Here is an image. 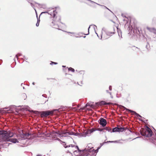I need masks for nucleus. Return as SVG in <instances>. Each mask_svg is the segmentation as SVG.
I'll use <instances>...</instances> for the list:
<instances>
[{
	"mask_svg": "<svg viewBox=\"0 0 156 156\" xmlns=\"http://www.w3.org/2000/svg\"><path fill=\"white\" fill-rule=\"evenodd\" d=\"M9 141H11L15 143L19 142L16 139H10Z\"/></svg>",
	"mask_w": 156,
	"mask_h": 156,
	"instance_id": "ddd939ff",
	"label": "nucleus"
},
{
	"mask_svg": "<svg viewBox=\"0 0 156 156\" xmlns=\"http://www.w3.org/2000/svg\"><path fill=\"white\" fill-rule=\"evenodd\" d=\"M152 137L150 139V141L153 143L156 142V136L154 135H152Z\"/></svg>",
	"mask_w": 156,
	"mask_h": 156,
	"instance_id": "1a4fd4ad",
	"label": "nucleus"
},
{
	"mask_svg": "<svg viewBox=\"0 0 156 156\" xmlns=\"http://www.w3.org/2000/svg\"><path fill=\"white\" fill-rule=\"evenodd\" d=\"M101 144V145H103V144Z\"/></svg>",
	"mask_w": 156,
	"mask_h": 156,
	"instance_id": "2f4dec72",
	"label": "nucleus"
},
{
	"mask_svg": "<svg viewBox=\"0 0 156 156\" xmlns=\"http://www.w3.org/2000/svg\"><path fill=\"white\" fill-rule=\"evenodd\" d=\"M109 89L110 90H112V87L111 86H110L109 87Z\"/></svg>",
	"mask_w": 156,
	"mask_h": 156,
	"instance_id": "393cba45",
	"label": "nucleus"
},
{
	"mask_svg": "<svg viewBox=\"0 0 156 156\" xmlns=\"http://www.w3.org/2000/svg\"><path fill=\"white\" fill-rule=\"evenodd\" d=\"M105 35V34H103L102 36H101V37H104V36Z\"/></svg>",
	"mask_w": 156,
	"mask_h": 156,
	"instance_id": "bb28decb",
	"label": "nucleus"
},
{
	"mask_svg": "<svg viewBox=\"0 0 156 156\" xmlns=\"http://www.w3.org/2000/svg\"><path fill=\"white\" fill-rule=\"evenodd\" d=\"M122 107L124 108L125 109H126V110L130 112H133L136 114L137 116H139L140 117H141V116L138 114L136 112L133 111L131 110H130L129 109H128L126 108L125 107L123 106H122Z\"/></svg>",
	"mask_w": 156,
	"mask_h": 156,
	"instance_id": "9b49d317",
	"label": "nucleus"
},
{
	"mask_svg": "<svg viewBox=\"0 0 156 156\" xmlns=\"http://www.w3.org/2000/svg\"><path fill=\"white\" fill-rule=\"evenodd\" d=\"M37 156H42V155L41 154H38L37 155Z\"/></svg>",
	"mask_w": 156,
	"mask_h": 156,
	"instance_id": "cd10ccee",
	"label": "nucleus"
},
{
	"mask_svg": "<svg viewBox=\"0 0 156 156\" xmlns=\"http://www.w3.org/2000/svg\"><path fill=\"white\" fill-rule=\"evenodd\" d=\"M101 147V146L98 147L96 150H95L93 148H90L88 151L84 150L82 151L80 150L79 151L80 152L82 156H95L99 149Z\"/></svg>",
	"mask_w": 156,
	"mask_h": 156,
	"instance_id": "7ed1b4c3",
	"label": "nucleus"
},
{
	"mask_svg": "<svg viewBox=\"0 0 156 156\" xmlns=\"http://www.w3.org/2000/svg\"><path fill=\"white\" fill-rule=\"evenodd\" d=\"M48 13V12H42L41 13V14H40V15L39 16H40L43 13Z\"/></svg>",
	"mask_w": 156,
	"mask_h": 156,
	"instance_id": "b1692460",
	"label": "nucleus"
},
{
	"mask_svg": "<svg viewBox=\"0 0 156 156\" xmlns=\"http://www.w3.org/2000/svg\"><path fill=\"white\" fill-rule=\"evenodd\" d=\"M14 134L13 132L10 131H6L4 130H0V138L5 141H9L10 137H12Z\"/></svg>",
	"mask_w": 156,
	"mask_h": 156,
	"instance_id": "f03ea898",
	"label": "nucleus"
},
{
	"mask_svg": "<svg viewBox=\"0 0 156 156\" xmlns=\"http://www.w3.org/2000/svg\"><path fill=\"white\" fill-rule=\"evenodd\" d=\"M18 54L16 55V57L17 58H18Z\"/></svg>",
	"mask_w": 156,
	"mask_h": 156,
	"instance_id": "c85d7f7f",
	"label": "nucleus"
},
{
	"mask_svg": "<svg viewBox=\"0 0 156 156\" xmlns=\"http://www.w3.org/2000/svg\"><path fill=\"white\" fill-rule=\"evenodd\" d=\"M104 129H105L106 130L108 131V132H112V131H111L112 129L110 127H105V128H104Z\"/></svg>",
	"mask_w": 156,
	"mask_h": 156,
	"instance_id": "2eb2a0df",
	"label": "nucleus"
},
{
	"mask_svg": "<svg viewBox=\"0 0 156 156\" xmlns=\"http://www.w3.org/2000/svg\"><path fill=\"white\" fill-rule=\"evenodd\" d=\"M30 135V134L29 133H26L24 134V137L25 138H27L29 137Z\"/></svg>",
	"mask_w": 156,
	"mask_h": 156,
	"instance_id": "6ab92c4d",
	"label": "nucleus"
},
{
	"mask_svg": "<svg viewBox=\"0 0 156 156\" xmlns=\"http://www.w3.org/2000/svg\"><path fill=\"white\" fill-rule=\"evenodd\" d=\"M65 66H63L62 67H65Z\"/></svg>",
	"mask_w": 156,
	"mask_h": 156,
	"instance_id": "7c9ffc66",
	"label": "nucleus"
},
{
	"mask_svg": "<svg viewBox=\"0 0 156 156\" xmlns=\"http://www.w3.org/2000/svg\"><path fill=\"white\" fill-rule=\"evenodd\" d=\"M64 147L66 148L67 147H71L69 149L68 151L69 153H71L72 152H74L76 151L75 150V149H77L79 151H80V150L77 146H76L74 144H70L68 146L66 145L65 144V145H64Z\"/></svg>",
	"mask_w": 156,
	"mask_h": 156,
	"instance_id": "39448f33",
	"label": "nucleus"
},
{
	"mask_svg": "<svg viewBox=\"0 0 156 156\" xmlns=\"http://www.w3.org/2000/svg\"><path fill=\"white\" fill-rule=\"evenodd\" d=\"M107 92L110 95L111 94V92H108V90H107Z\"/></svg>",
	"mask_w": 156,
	"mask_h": 156,
	"instance_id": "a878e982",
	"label": "nucleus"
},
{
	"mask_svg": "<svg viewBox=\"0 0 156 156\" xmlns=\"http://www.w3.org/2000/svg\"><path fill=\"white\" fill-rule=\"evenodd\" d=\"M57 12L55 11H53V19L51 24V26L53 27L60 30L64 29L65 27V25L61 23V17L59 16H56Z\"/></svg>",
	"mask_w": 156,
	"mask_h": 156,
	"instance_id": "f257e3e1",
	"label": "nucleus"
},
{
	"mask_svg": "<svg viewBox=\"0 0 156 156\" xmlns=\"http://www.w3.org/2000/svg\"><path fill=\"white\" fill-rule=\"evenodd\" d=\"M140 132L142 136L147 138L151 137L153 133L151 129L148 127L146 129L141 128Z\"/></svg>",
	"mask_w": 156,
	"mask_h": 156,
	"instance_id": "20e7f679",
	"label": "nucleus"
},
{
	"mask_svg": "<svg viewBox=\"0 0 156 156\" xmlns=\"http://www.w3.org/2000/svg\"><path fill=\"white\" fill-rule=\"evenodd\" d=\"M96 130V128H93L87 130V134H90Z\"/></svg>",
	"mask_w": 156,
	"mask_h": 156,
	"instance_id": "f8f14e48",
	"label": "nucleus"
},
{
	"mask_svg": "<svg viewBox=\"0 0 156 156\" xmlns=\"http://www.w3.org/2000/svg\"><path fill=\"white\" fill-rule=\"evenodd\" d=\"M40 21V20L39 19L37 20V23L36 24V25L38 27V26H39Z\"/></svg>",
	"mask_w": 156,
	"mask_h": 156,
	"instance_id": "412c9836",
	"label": "nucleus"
},
{
	"mask_svg": "<svg viewBox=\"0 0 156 156\" xmlns=\"http://www.w3.org/2000/svg\"><path fill=\"white\" fill-rule=\"evenodd\" d=\"M68 70L69 71H71L72 72H75L74 69L71 67L68 68Z\"/></svg>",
	"mask_w": 156,
	"mask_h": 156,
	"instance_id": "aec40b11",
	"label": "nucleus"
},
{
	"mask_svg": "<svg viewBox=\"0 0 156 156\" xmlns=\"http://www.w3.org/2000/svg\"><path fill=\"white\" fill-rule=\"evenodd\" d=\"M116 29H118V28L116 27L115 28L114 27H113L110 31L108 32L107 34L109 36L112 35L113 34H114L115 33V30H116Z\"/></svg>",
	"mask_w": 156,
	"mask_h": 156,
	"instance_id": "6e6552de",
	"label": "nucleus"
},
{
	"mask_svg": "<svg viewBox=\"0 0 156 156\" xmlns=\"http://www.w3.org/2000/svg\"><path fill=\"white\" fill-rule=\"evenodd\" d=\"M119 132V127H116L114 128H113L112 129V132Z\"/></svg>",
	"mask_w": 156,
	"mask_h": 156,
	"instance_id": "dca6fc26",
	"label": "nucleus"
},
{
	"mask_svg": "<svg viewBox=\"0 0 156 156\" xmlns=\"http://www.w3.org/2000/svg\"><path fill=\"white\" fill-rule=\"evenodd\" d=\"M113 104L111 102L107 103L105 102L104 101H101L99 104V105H112Z\"/></svg>",
	"mask_w": 156,
	"mask_h": 156,
	"instance_id": "9d476101",
	"label": "nucleus"
},
{
	"mask_svg": "<svg viewBox=\"0 0 156 156\" xmlns=\"http://www.w3.org/2000/svg\"><path fill=\"white\" fill-rule=\"evenodd\" d=\"M104 129H101V128H96V130H98V131H102V130H103Z\"/></svg>",
	"mask_w": 156,
	"mask_h": 156,
	"instance_id": "4be33fe9",
	"label": "nucleus"
},
{
	"mask_svg": "<svg viewBox=\"0 0 156 156\" xmlns=\"http://www.w3.org/2000/svg\"><path fill=\"white\" fill-rule=\"evenodd\" d=\"M118 34H119V31H118Z\"/></svg>",
	"mask_w": 156,
	"mask_h": 156,
	"instance_id": "c756f323",
	"label": "nucleus"
},
{
	"mask_svg": "<svg viewBox=\"0 0 156 156\" xmlns=\"http://www.w3.org/2000/svg\"><path fill=\"white\" fill-rule=\"evenodd\" d=\"M53 114V112L50 111H43L41 112V116L42 117H46L48 115Z\"/></svg>",
	"mask_w": 156,
	"mask_h": 156,
	"instance_id": "423d86ee",
	"label": "nucleus"
},
{
	"mask_svg": "<svg viewBox=\"0 0 156 156\" xmlns=\"http://www.w3.org/2000/svg\"><path fill=\"white\" fill-rule=\"evenodd\" d=\"M99 123L102 126L104 127L107 124V121L104 119L101 118L99 120Z\"/></svg>",
	"mask_w": 156,
	"mask_h": 156,
	"instance_id": "0eeeda50",
	"label": "nucleus"
},
{
	"mask_svg": "<svg viewBox=\"0 0 156 156\" xmlns=\"http://www.w3.org/2000/svg\"><path fill=\"white\" fill-rule=\"evenodd\" d=\"M93 102L87 103L86 105V106H90L91 107H93L94 106V105L93 104Z\"/></svg>",
	"mask_w": 156,
	"mask_h": 156,
	"instance_id": "4468645a",
	"label": "nucleus"
},
{
	"mask_svg": "<svg viewBox=\"0 0 156 156\" xmlns=\"http://www.w3.org/2000/svg\"><path fill=\"white\" fill-rule=\"evenodd\" d=\"M51 63H50L51 64L52 63L56 65L57 64V62H53L52 61L51 62Z\"/></svg>",
	"mask_w": 156,
	"mask_h": 156,
	"instance_id": "5701e85b",
	"label": "nucleus"
},
{
	"mask_svg": "<svg viewBox=\"0 0 156 156\" xmlns=\"http://www.w3.org/2000/svg\"><path fill=\"white\" fill-rule=\"evenodd\" d=\"M125 129L124 127H119V132H122Z\"/></svg>",
	"mask_w": 156,
	"mask_h": 156,
	"instance_id": "a211bd4d",
	"label": "nucleus"
},
{
	"mask_svg": "<svg viewBox=\"0 0 156 156\" xmlns=\"http://www.w3.org/2000/svg\"><path fill=\"white\" fill-rule=\"evenodd\" d=\"M119 142L118 141H108L107 142H105V143H118Z\"/></svg>",
	"mask_w": 156,
	"mask_h": 156,
	"instance_id": "f3484780",
	"label": "nucleus"
}]
</instances>
